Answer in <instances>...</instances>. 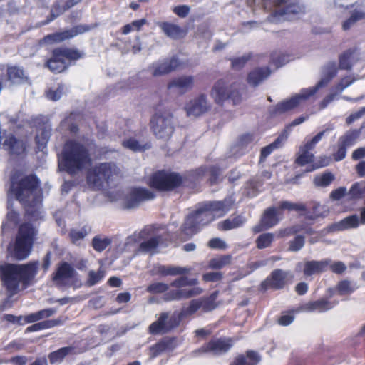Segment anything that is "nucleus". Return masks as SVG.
I'll return each mask as SVG.
<instances>
[{"instance_id": "1", "label": "nucleus", "mask_w": 365, "mask_h": 365, "mask_svg": "<svg viewBox=\"0 0 365 365\" xmlns=\"http://www.w3.org/2000/svg\"><path fill=\"white\" fill-rule=\"evenodd\" d=\"M232 205L230 200L210 202L201 205L195 213L190 215L185 220L182 231L187 237H190L201 227L210 223L216 217H222Z\"/></svg>"}, {"instance_id": "2", "label": "nucleus", "mask_w": 365, "mask_h": 365, "mask_svg": "<svg viewBox=\"0 0 365 365\" xmlns=\"http://www.w3.org/2000/svg\"><path fill=\"white\" fill-rule=\"evenodd\" d=\"M12 192L18 200L26 205V213L36 219L41 202L38 180L34 176H27L18 183L13 182Z\"/></svg>"}, {"instance_id": "3", "label": "nucleus", "mask_w": 365, "mask_h": 365, "mask_svg": "<svg viewBox=\"0 0 365 365\" xmlns=\"http://www.w3.org/2000/svg\"><path fill=\"white\" fill-rule=\"evenodd\" d=\"M36 272V262L24 265L6 264L0 266L2 280L11 295L20 290L21 282L27 284L35 277Z\"/></svg>"}, {"instance_id": "4", "label": "nucleus", "mask_w": 365, "mask_h": 365, "mask_svg": "<svg viewBox=\"0 0 365 365\" xmlns=\"http://www.w3.org/2000/svg\"><path fill=\"white\" fill-rule=\"evenodd\" d=\"M90 158L86 149L79 143L68 142L63 150V158L59 162V168L69 173H76L86 168Z\"/></svg>"}, {"instance_id": "5", "label": "nucleus", "mask_w": 365, "mask_h": 365, "mask_svg": "<svg viewBox=\"0 0 365 365\" xmlns=\"http://www.w3.org/2000/svg\"><path fill=\"white\" fill-rule=\"evenodd\" d=\"M36 234V230L31 224L21 225L15 242L8 247V255L19 260L26 259L31 252Z\"/></svg>"}, {"instance_id": "6", "label": "nucleus", "mask_w": 365, "mask_h": 365, "mask_svg": "<svg viewBox=\"0 0 365 365\" xmlns=\"http://www.w3.org/2000/svg\"><path fill=\"white\" fill-rule=\"evenodd\" d=\"M197 284L196 279H188L187 277H180L171 283L175 289H171L165 294L167 301L180 300L200 294L202 289L193 287Z\"/></svg>"}, {"instance_id": "7", "label": "nucleus", "mask_w": 365, "mask_h": 365, "mask_svg": "<svg viewBox=\"0 0 365 365\" xmlns=\"http://www.w3.org/2000/svg\"><path fill=\"white\" fill-rule=\"evenodd\" d=\"M120 170L113 163H101L88 172V182L94 187H100L104 182L119 176Z\"/></svg>"}, {"instance_id": "8", "label": "nucleus", "mask_w": 365, "mask_h": 365, "mask_svg": "<svg viewBox=\"0 0 365 365\" xmlns=\"http://www.w3.org/2000/svg\"><path fill=\"white\" fill-rule=\"evenodd\" d=\"M81 56V53L76 50L56 49L53 51V57L47 62V66L51 71L60 73L66 68L67 60H76Z\"/></svg>"}, {"instance_id": "9", "label": "nucleus", "mask_w": 365, "mask_h": 365, "mask_svg": "<svg viewBox=\"0 0 365 365\" xmlns=\"http://www.w3.org/2000/svg\"><path fill=\"white\" fill-rule=\"evenodd\" d=\"M151 128L159 138H168L174 130L173 117L168 113H158L151 119Z\"/></svg>"}, {"instance_id": "10", "label": "nucleus", "mask_w": 365, "mask_h": 365, "mask_svg": "<svg viewBox=\"0 0 365 365\" xmlns=\"http://www.w3.org/2000/svg\"><path fill=\"white\" fill-rule=\"evenodd\" d=\"M269 1L276 6L274 15L272 19L274 22L292 20L293 15L304 11L303 6L297 4L287 5V0H269Z\"/></svg>"}, {"instance_id": "11", "label": "nucleus", "mask_w": 365, "mask_h": 365, "mask_svg": "<svg viewBox=\"0 0 365 365\" xmlns=\"http://www.w3.org/2000/svg\"><path fill=\"white\" fill-rule=\"evenodd\" d=\"M182 182L181 177L176 173L158 172L153 175L150 184L159 190H168L179 186Z\"/></svg>"}, {"instance_id": "12", "label": "nucleus", "mask_w": 365, "mask_h": 365, "mask_svg": "<svg viewBox=\"0 0 365 365\" xmlns=\"http://www.w3.org/2000/svg\"><path fill=\"white\" fill-rule=\"evenodd\" d=\"M179 321L174 314L163 312L160 314L158 319L149 326V332L152 334L168 333L178 326Z\"/></svg>"}, {"instance_id": "13", "label": "nucleus", "mask_w": 365, "mask_h": 365, "mask_svg": "<svg viewBox=\"0 0 365 365\" xmlns=\"http://www.w3.org/2000/svg\"><path fill=\"white\" fill-rule=\"evenodd\" d=\"M311 96L307 88L302 89L298 93L279 102L275 106L274 113L283 114L292 111Z\"/></svg>"}, {"instance_id": "14", "label": "nucleus", "mask_w": 365, "mask_h": 365, "mask_svg": "<svg viewBox=\"0 0 365 365\" xmlns=\"http://www.w3.org/2000/svg\"><path fill=\"white\" fill-rule=\"evenodd\" d=\"M210 103L207 101V98L204 95L193 98L188 101L185 106V110L187 115L190 118H197L208 110Z\"/></svg>"}, {"instance_id": "15", "label": "nucleus", "mask_w": 365, "mask_h": 365, "mask_svg": "<svg viewBox=\"0 0 365 365\" xmlns=\"http://www.w3.org/2000/svg\"><path fill=\"white\" fill-rule=\"evenodd\" d=\"M355 81L356 78L351 76L341 78L340 81L332 88L331 92L321 101L319 104V108H325L329 103L334 101L345 88L349 86Z\"/></svg>"}, {"instance_id": "16", "label": "nucleus", "mask_w": 365, "mask_h": 365, "mask_svg": "<svg viewBox=\"0 0 365 365\" xmlns=\"http://www.w3.org/2000/svg\"><path fill=\"white\" fill-rule=\"evenodd\" d=\"M235 83H231L225 80L217 81L211 91V96L217 103L222 104L228 100L230 90Z\"/></svg>"}, {"instance_id": "17", "label": "nucleus", "mask_w": 365, "mask_h": 365, "mask_svg": "<svg viewBox=\"0 0 365 365\" xmlns=\"http://www.w3.org/2000/svg\"><path fill=\"white\" fill-rule=\"evenodd\" d=\"M195 85V78L192 76H182L173 78L168 84V88L180 94L191 91Z\"/></svg>"}, {"instance_id": "18", "label": "nucleus", "mask_w": 365, "mask_h": 365, "mask_svg": "<svg viewBox=\"0 0 365 365\" xmlns=\"http://www.w3.org/2000/svg\"><path fill=\"white\" fill-rule=\"evenodd\" d=\"M88 30L83 26H76L74 29L66 31L63 32L56 33L46 36L42 42L46 44H51L53 43H59L69 38H72L78 34H82Z\"/></svg>"}, {"instance_id": "19", "label": "nucleus", "mask_w": 365, "mask_h": 365, "mask_svg": "<svg viewBox=\"0 0 365 365\" xmlns=\"http://www.w3.org/2000/svg\"><path fill=\"white\" fill-rule=\"evenodd\" d=\"M336 65L334 63H329L325 68L320 81L314 86L307 88L311 96H314L319 88L326 86L336 75Z\"/></svg>"}, {"instance_id": "20", "label": "nucleus", "mask_w": 365, "mask_h": 365, "mask_svg": "<svg viewBox=\"0 0 365 365\" xmlns=\"http://www.w3.org/2000/svg\"><path fill=\"white\" fill-rule=\"evenodd\" d=\"M154 197L152 192L143 188H135L133 190L125 202V206L128 208L136 207L140 202L146 200H150Z\"/></svg>"}, {"instance_id": "21", "label": "nucleus", "mask_w": 365, "mask_h": 365, "mask_svg": "<svg viewBox=\"0 0 365 365\" xmlns=\"http://www.w3.org/2000/svg\"><path fill=\"white\" fill-rule=\"evenodd\" d=\"M75 274L76 271L69 264L63 262L57 268L56 272L53 275L52 280L57 285H63Z\"/></svg>"}, {"instance_id": "22", "label": "nucleus", "mask_w": 365, "mask_h": 365, "mask_svg": "<svg viewBox=\"0 0 365 365\" xmlns=\"http://www.w3.org/2000/svg\"><path fill=\"white\" fill-rule=\"evenodd\" d=\"M334 305L327 299H321L317 301L309 302L302 305L297 312H324L331 309Z\"/></svg>"}, {"instance_id": "23", "label": "nucleus", "mask_w": 365, "mask_h": 365, "mask_svg": "<svg viewBox=\"0 0 365 365\" xmlns=\"http://www.w3.org/2000/svg\"><path fill=\"white\" fill-rule=\"evenodd\" d=\"M270 74L271 70L268 66L256 68L249 73L247 81L250 86L256 87L267 79Z\"/></svg>"}, {"instance_id": "24", "label": "nucleus", "mask_w": 365, "mask_h": 365, "mask_svg": "<svg viewBox=\"0 0 365 365\" xmlns=\"http://www.w3.org/2000/svg\"><path fill=\"white\" fill-rule=\"evenodd\" d=\"M361 58V53L358 49H350L341 56L339 66L343 69H351Z\"/></svg>"}, {"instance_id": "25", "label": "nucleus", "mask_w": 365, "mask_h": 365, "mask_svg": "<svg viewBox=\"0 0 365 365\" xmlns=\"http://www.w3.org/2000/svg\"><path fill=\"white\" fill-rule=\"evenodd\" d=\"M287 276L288 273L280 269L275 270L272 273L271 276L262 283V286L265 288H267V285L274 289L282 288L286 283Z\"/></svg>"}, {"instance_id": "26", "label": "nucleus", "mask_w": 365, "mask_h": 365, "mask_svg": "<svg viewBox=\"0 0 365 365\" xmlns=\"http://www.w3.org/2000/svg\"><path fill=\"white\" fill-rule=\"evenodd\" d=\"M359 225V218L357 215H353L344 218L338 222L329 226L330 232L342 231L348 229L356 228Z\"/></svg>"}, {"instance_id": "27", "label": "nucleus", "mask_w": 365, "mask_h": 365, "mask_svg": "<svg viewBox=\"0 0 365 365\" xmlns=\"http://www.w3.org/2000/svg\"><path fill=\"white\" fill-rule=\"evenodd\" d=\"M329 267V260L309 261L304 264V274L306 276L317 274L326 271Z\"/></svg>"}, {"instance_id": "28", "label": "nucleus", "mask_w": 365, "mask_h": 365, "mask_svg": "<svg viewBox=\"0 0 365 365\" xmlns=\"http://www.w3.org/2000/svg\"><path fill=\"white\" fill-rule=\"evenodd\" d=\"M178 66V61L175 58L165 61L153 65L152 74L155 76L167 74L176 69Z\"/></svg>"}, {"instance_id": "29", "label": "nucleus", "mask_w": 365, "mask_h": 365, "mask_svg": "<svg viewBox=\"0 0 365 365\" xmlns=\"http://www.w3.org/2000/svg\"><path fill=\"white\" fill-rule=\"evenodd\" d=\"M281 220L278 210L275 207H269L266 210L261 219V226L265 229L272 227Z\"/></svg>"}, {"instance_id": "30", "label": "nucleus", "mask_w": 365, "mask_h": 365, "mask_svg": "<svg viewBox=\"0 0 365 365\" xmlns=\"http://www.w3.org/2000/svg\"><path fill=\"white\" fill-rule=\"evenodd\" d=\"M232 346L230 340L217 339L210 341L203 347L205 351L212 352L213 354H220L227 351Z\"/></svg>"}, {"instance_id": "31", "label": "nucleus", "mask_w": 365, "mask_h": 365, "mask_svg": "<svg viewBox=\"0 0 365 365\" xmlns=\"http://www.w3.org/2000/svg\"><path fill=\"white\" fill-rule=\"evenodd\" d=\"M3 147L12 155L21 154L25 150L24 143L21 141L16 140L12 135H9L5 137V140L3 143Z\"/></svg>"}, {"instance_id": "32", "label": "nucleus", "mask_w": 365, "mask_h": 365, "mask_svg": "<svg viewBox=\"0 0 365 365\" xmlns=\"http://www.w3.org/2000/svg\"><path fill=\"white\" fill-rule=\"evenodd\" d=\"M159 26L165 34L170 38H178L185 35L184 31L176 24L163 22L159 24Z\"/></svg>"}, {"instance_id": "33", "label": "nucleus", "mask_w": 365, "mask_h": 365, "mask_svg": "<svg viewBox=\"0 0 365 365\" xmlns=\"http://www.w3.org/2000/svg\"><path fill=\"white\" fill-rule=\"evenodd\" d=\"M260 359L257 352L249 351L246 356L242 355L237 356L230 365H256Z\"/></svg>"}, {"instance_id": "34", "label": "nucleus", "mask_w": 365, "mask_h": 365, "mask_svg": "<svg viewBox=\"0 0 365 365\" xmlns=\"http://www.w3.org/2000/svg\"><path fill=\"white\" fill-rule=\"evenodd\" d=\"M51 128L48 124H43L40 128L38 129L36 135V142L38 149L43 150L48 140L50 137Z\"/></svg>"}, {"instance_id": "35", "label": "nucleus", "mask_w": 365, "mask_h": 365, "mask_svg": "<svg viewBox=\"0 0 365 365\" xmlns=\"http://www.w3.org/2000/svg\"><path fill=\"white\" fill-rule=\"evenodd\" d=\"M66 321V318L61 317L57 319L43 321L36 323L29 327L26 330L28 331H36L41 329L51 328L53 327L62 324Z\"/></svg>"}, {"instance_id": "36", "label": "nucleus", "mask_w": 365, "mask_h": 365, "mask_svg": "<svg viewBox=\"0 0 365 365\" xmlns=\"http://www.w3.org/2000/svg\"><path fill=\"white\" fill-rule=\"evenodd\" d=\"M7 76L8 80L12 83H21L26 78L23 70L16 66L9 67Z\"/></svg>"}, {"instance_id": "37", "label": "nucleus", "mask_w": 365, "mask_h": 365, "mask_svg": "<svg viewBox=\"0 0 365 365\" xmlns=\"http://www.w3.org/2000/svg\"><path fill=\"white\" fill-rule=\"evenodd\" d=\"M112 242V240L108 237L96 236L92 240V247L98 252L104 251Z\"/></svg>"}, {"instance_id": "38", "label": "nucleus", "mask_w": 365, "mask_h": 365, "mask_svg": "<svg viewBox=\"0 0 365 365\" xmlns=\"http://www.w3.org/2000/svg\"><path fill=\"white\" fill-rule=\"evenodd\" d=\"M244 219L240 216L233 218H229L219 223L218 226L220 230H229L237 228L244 223Z\"/></svg>"}, {"instance_id": "39", "label": "nucleus", "mask_w": 365, "mask_h": 365, "mask_svg": "<svg viewBox=\"0 0 365 365\" xmlns=\"http://www.w3.org/2000/svg\"><path fill=\"white\" fill-rule=\"evenodd\" d=\"M104 276L105 271L101 268H100L98 271L90 270L88 272L86 284L88 287H92L101 281Z\"/></svg>"}, {"instance_id": "40", "label": "nucleus", "mask_w": 365, "mask_h": 365, "mask_svg": "<svg viewBox=\"0 0 365 365\" xmlns=\"http://www.w3.org/2000/svg\"><path fill=\"white\" fill-rule=\"evenodd\" d=\"M365 18V12L362 10H356L352 12L351 16L344 21L342 24L343 29L346 31L349 29L356 21Z\"/></svg>"}, {"instance_id": "41", "label": "nucleus", "mask_w": 365, "mask_h": 365, "mask_svg": "<svg viewBox=\"0 0 365 365\" xmlns=\"http://www.w3.org/2000/svg\"><path fill=\"white\" fill-rule=\"evenodd\" d=\"M159 242V237L150 238L140 244V250L143 252L153 254L155 251V249L158 245Z\"/></svg>"}, {"instance_id": "42", "label": "nucleus", "mask_w": 365, "mask_h": 365, "mask_svg": "<svg viewBox=\"0 0 365 365\" xmlns=\"http://www.w3.org/2000/svg\"><path fill=\"white\" fill-rule=\"evenodd\" d=\"M314 158V155L312 153H309V150L303 148L302 147H300L298 156L296 159V163L298 165L303 166L312 163Z\"/></svg>"}, {"instance_id": "43", "label": "nucleus", "mask_w": 365, "mask_h": 365, "mask_svg": "<svg viewBox=\"0 0 365 365\" xmlns=\"http://www.w3.org/2000/svg\"><path fill=\"white\" fill-rule=\"evenodd\" d=\"M73 351V348L71 347H63L58 351H56L54 352H52L49 355V360L51 363L56 364L61 362L63 358L71 353Z\"/></svg>"}, {"instance_id": "44", "label": "nucleus", "mask_w": 365, "mask_h": 365, "mask_svg": "<svg viewBox=\"0 0 365 365\" xmlns=\"http://www.w3.org/2000/svg\"><path fill=\"white\" fill-rule=\"evenodd\" d=\"M279 210H287L289 211L295 210L298 212H304L307 215L306 206L302 203H293L289 201H283L280 202L279 206Z\"/></svg>"}, {"instance_id": "45", "label": "nucleus", "mask_w": 365, "mask_h": 365, "mask_svg": "<svg viewBox=\"0 0 365 365\" xmlns=\"http://www.w3.org/2000/svg\"><path fill=\"white\" fill-rule=\"evenodd\" d=\"M359 136V132L357 130H349L340 138L339 141L341 145L349 147L353 145Z\"/></svg>"}, {"instance_id": "46", "label": "nucleus", "mask_w": 365, "mask_h": 365, "mask_svg": "<svg viewBox=\"0 0 365 365\" xmlns=\"http://www.w3.org/2000/svg\"><path fill=\"white\" fill-rule=\"evenodd\" d=\"M169 344V341H162L151 346L149 349L150 359H154L165 351L168 349Z\"/></svg>"}, {"instance_id": "47", "label": "nucleus", "mask_w": 365, "mask_h": 365, "mask_svg": "<svg viewBox=\"0 0 365 365\" xmlns=\"http://www.w3.org/2000/svg\"><path fill=\"white\" fill-rule=\"evenodd\" d=\"M231 261V257L228 255L220 256L212 259L209 262V267L212 269H221L225 266L229 264Z\"/></svg>"}, {"instance_id": "48", "label": "nucleus", "mask_w": 365, "mask_h": 365, "mask_svg": "<svg viewBox=\"0 0 365 365\" xmlns=\"http://www.w3.org/2000/svg\"><path fill=\"white\" fill-rule=\"evenodd\" d=\"M334 179V176L331 173H325L314 178V182L317 186L326 187L329 185Z\"/></svg>"}, {"instance_id": "49", "label": "nucleus", "mask_w": 365, "mask_h": 365, "mask_svg": "<svg viewBox=\"0 0 365 365\" xmlns=\"http://www.w3.org/2000/svg\"><path fill=\"white\" fill-rule=\"evenodd\" d=\"M91 232V229L87 227H83L79 230H71L70 232V237L73 243H77L78 241L83 240Z\"/></svg>"}, {"instance_id": "50", "label": "nucleus", "mask_w": 365, "mask_h": 365, "mask_svg": "<svg viewBox=\"0 0 365 365\" xmlns=\"http://www.w3.org/2000/svg\"><path fill=\"white\" fill-rule=\"evenodd\" d=\"M274 240V235L272 233H264L260 235L257 240V247L259 249H264L269 247Z\"/></svg>"}, {"instance_id": "51", "label": "nucleus", "mask_w": 365, "mask_h": 365, "mask_svg": "<svg viewBox=\"0 0 365 365\" xmlns=\"http://www.w3.org/2000/svg\"><path fill=\"white\" fill-rule=\"evenodd\" d=\"M290 60L291 56L289 55L281 53L272 57L270 65L274 66L277 69L287 63Z\"/></svg>"}, {"instance_id": "52", "label": "nucleus", "mask_w": 365, "mask_h": 365, "mask_svg": "<svg viewBox=\"0 0 365 365\" xmlns=\"http://www.w3.org/2000/svg\"><path fill=\"white\" fill-rule=\"evenodd\" d=\"M228 100H230L231 103L235 106L240 104L243 100L242 95L240 90V88L235 83L233 86L232 88L230 90V93L228 96Z\"/></svg>"}, {"instance_id": "53", "label": "nucleus", "mask_w": 365, "mask_h": 365, "mask_svg": "<svg viewBox=\"0 0 365 365\" xmlns=\"http://www.w3.org/2000/svg\"><path fill=\"white\" fill-rule=\"evenodd\" d=\"M18 222V214L12 209L9 208V210L6 215V222L2 225L4 230L14 227Z\"/></svg>"}, {"instance_id": "54", "label": "nucleus", "mask_w": 365, "mask_h": 365, "mask_svg": "<svg viewBox=\"0 0 365 365\" xmlns=\"http://www.w3.org/2000/svg\"><path fill=\"white\" fill-rule=\"evenodd\" d=\"M354 289L355 287L351 283L346 280L340 282L337 285V292L341 295L349 294L354 292Z\"/></svg>"}, {"instance_id": "55", "label": "nucleus", "mask_w": 365, "mask_h": 365, "mask_svg": "<svg viewBox=\"0 0 365 365\" xmlns=\"http://www.w3.org/2000/svg\"><path fill=\"white\" fill-rule=\"evenodd\" d=\"M202 302L200 299L191 301L189 307L182 310V314L191 315L196 312L200 308H202Z\"/></svg>"}, {"instance_id": "56", "label": "nucleus", "mask_w": 365, "mask_h": 365, "mask_svg": "<svg viewBox=\"0 0 365 365\" xmlns=\"http://www.w3.org/2000/svg\"><path fill=\"white\" fill-rule=\"evenodd\" d=\"M168 286L163 282H155L150 284L147 290L152 294L162 293L168 290Z\"/></svg>"}, {"instance_id": "57", "label": "nucleus", "mask_w": 365, "mask_h": 365, "mask_svg": "<svg viewBox=\"0 0 365 365\" xmlns=\"http://www.w3.org/2000/svg\"><path fill=\"white\" fill-rule=\"evenodd\" d=\"M325 131H322L313 137L310 140L307 141L304 145H302L303 148L307 150H312L314 148L315 145L322 140L324 135Z\"/></svg>"}, {"instance_id": "58", "label": "nucleus", "mask_w": 365, "mask_h": 365, "mask_svg": "<svg viewBox=\"0 0 365 365\" xmlns=\"http://www.w3.org/2000/svg\"><path fill=\"white\" fill-rule=\"evenodd\" d=\"M122 145L124 148L133 151H139L142 150V146L133 138H129L123 140Z\"/></svg>"}, {"instance_id": "59", "label": "nucleus", "mask_w": 365, "mask_h": 365, "mask_svg": "<svg viewBox=\"0 0 365 365\" xmlns=\"http://www.w3.org/2000/svg\"><path fill=\"white\" fill-rule=\"evenodd\" d=\"M250 55H243L240 57L232 59V66L235 69L242 68L250 59Z\"/></svg>"}, {"instance_id": "60", "label": "nucleus", "mask_w": 365, "mask_h": 365, "mask_svg": "<svg viewBox=\"0 0 365 365\" xmlns=\"http://www.w3.org/2000/svg\"><path fill=\"white\" fill-rule=\"evenodd\" d=\"M200 300L202 302V308L204 312L211 311L214 309L216 307L215 304V296H211L210 298L207 299H200Z\"/></svg>"}, {"instance_id": "61", "label": "nucleus", "mask_w": 365, "mask_h": 365, "mask_svg": "<svg viewBox=\"0 0 365 365\" xmlns=\"http://www.w3.org/2000/svg\"><path fill=\"white\" fill-rule=\"evenodd\" d=\"M63 94H65V88L63 86H59L55 91H48L46 95L48 98L52 101H57L60 99Z\"/></svg>"}, {"instance_id": "62", "label": "nucleus", "mask_w": 365, "mask_h": 365, "mask_svg": "<svg viewBox=\"0 0 365 365\" xmlns=\"http://www.w3.org/2000/svg\"><path fill=\"white\" fill-rule=\"evenodd\" d=\"M304 245V237L297 236L295 239L290 242L289 250L294 252L299 250Z\"/></svg>"}, {"instance_id": "63", "label": "nucleus", "mask_w": 365, "mask_h": 365, "mask_svg": "<svg viewBox=\"0 0 365 365\" xmlns=\"http://www.w3.org/2000/svg\"><path fill=\"white\" fill-rule=\"evenodd\" d=\"M364 115H365V107H362L359 110L351 113L349 117H347L346 122L348 125H350L355 120L361 118Z\"/></svg>"}, {"instance_id": "64", "label": "nucleus", "mask_w": 365, "mask_h": 365, "mask_svg": "<svg viewBox=\"0 0 365 365\" xmlns=\"http://www.w3.org/2000/svg\"><path fill=\"white\" fill-rule=\"evenodd\" d=\"M208 246L212 249H225L227 245L225 241L220 238H213L208 242Z\"/></svg>"}]
</instances>
